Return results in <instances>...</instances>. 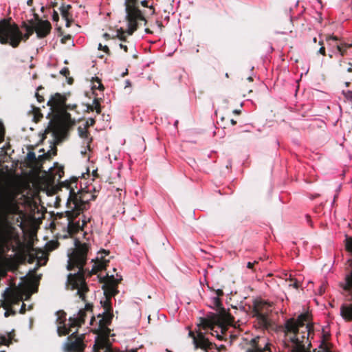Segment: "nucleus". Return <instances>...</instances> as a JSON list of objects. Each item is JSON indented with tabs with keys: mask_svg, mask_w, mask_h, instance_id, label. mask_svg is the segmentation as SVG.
Returning <instances> with one entry per match:
<instances>
[{
	"mask_svg": "<svg viewBox=\"0 0 352 352\" xmlns=\"http://www.w3.org/2000/svg\"><path fill=\"white\" fill-rule=\"evenodd\" d=\"M147 1L146 0H143L141 1V4L142 6H144V7H147L148 5H147Z\"/></svg>",
	"mask_w": 352,
	"mask_h": 352,
	"instance_id": "nucleus-40",
	"label": "nucleus"
},
{
	"mask_svg": "<svg viewBox=\"0 0 352 352\" xmlns=\"http://www.w3.org/2000/svg\"><path fill=\"white\" fill-rule=\"evenodd\" d=\"M226 77H228V73H226Z\"/></svg>",
	"mask_w": 352,
	"mask_h": 352,
	"instance_id": "nucleus-61",
	"label": "nucleus"
},
{
	"mask_svg": "<svg viewBox=\"0 0 352 352\" xmlns=\"http://www.w3.org/2000/svg\"><path fill=\"white\" fill-rule=\"evenodd\" d=\"M11 340H9V338H7L6 336L3 335L0 336V346L5 345V346H10L11 344Z\"/></svg>",
	"mask_w": 352,
	"mask_h": 352,
	"instance_id": "nucleus-20",
	"label": "nucleus"
},
{
	"mask_svg": "<svg viewBox=\"0 0 352 352\" xmlns=\"http://www.w3.org/2000/svg\"><path fill=\"white\" fill-rule=\"evenodd\" d=\"M59 73L63 76H67V74L69 73V70L67 68L64 67L63 69H60L59 71Z\"/></svg>",
	"mask_w": 352,
	"mask_h": 352,
	"instance_id": "nucleus-30",
	"label": "nucleus"
},
{
	"mask_svg": "<svg viewBox=\"0 0 352 352\" xmlns=\"http://www.w3.org/2000/svg\"><path fill=\"white\" fill-rule=\"evenodd\" d=\"M104 36L107 37V36H109V34H107V33H105V34H104Z\"/></svg>",
	"mask_w": 352,
	"mask_h": 352,
	"instance_id": "nucleus-54",
	"label": "nucleus"
},
{
	"mask_svg": "<svg viewBox=\"0 0 352 352\" xmlns=\"http://www.w3.org/2000/svg\"><path fill=\"white\" fill-rule=\"evenodd\" d=\"M5 128L2 122H0V143L4 140Z\"/></svg>",
	"mask_w": 352,
	"mask_h": 352,
	"instance_id": "nucleus-24",
	"label": "nucleus"
},
{
	"mask_svg": "<svg viewBox=\"0 0 352 352\" xmlns=\"http://www.w3.org/2000/svg\"><path fill=\"white\" fill-rule=\"evenodd\" d=\"M349 82H345V85H346V87H348V86H349Z\"/></svg>",
	"mask_w": 352,
	"mask_h": 352,
	"instance_id": "nucleus-52",
	"label": "nucleus"
},
{
	"mask_svg": "<svg viewBox=\"0 0 352 352\" xmlns=\"http://www.w3.org/2000/svg\"><path fill=\"white\" fill-rule=\"evenodd\" d=\"M337 47H338V50H339L340 52H341V50H340V46H339V45H337Z\"/></svg>",
	"mask_w": 352,
	"mask_h": 352,
	"instance_id": "nucleus-55",
	"label": "nucleus"
},
{
	"mask_svg": "<svg viewBox=\"0 0 352 352\" xmlns=\"http://www.w3.org/2000/svg\"><path fill=\"white\" fill-rule=\"evenodd\" d=\"M248 80L249 81H252V77H248Z\"/></svg>",
	"mask_w": 352,
	"mask_h": 352,
	"instance_id": "nucleus-49",
	"label": "nucleus"
},
{
	"mask_svg": "<svg viewBox=\"0 0 352 352\" xmlns=\"http://www.w3.org/2000/svg\"><path fill=\"white\" fill-rule=\"evenodd\" d=\"M214 292H215V294H216L215 296L219 297V296L223 295V291H222L221 289H217L214 290Z\"/></svg>",
	"mask_w": 352,
	"mask_h": 352,
	"instance_id": "nucleus-33",
	"label": "nucleus"
},
{
	"mask_svg": "<svg viewBox=\"0 0 352 352\" xmlns=\"http://www.w3.org/2000/svg\"><path fill=\"white\" fill-rule=\"evenodd\" d=\"M52 18H53L54 21H57L58 20V13L56 12H55V11L54 12L53 15H52Z\"/></svg>",
	"mask_w": 352,
	"mask_h": 352,
	"instance_id": "nucleus-35",
	"label": "nucleus"
},
{
	"mask_svg": "<svg viewBox=\"0 0 352 352\" xmlns=\"http://www.w3.org/2000/svg\"><path fill=\"white\" fill-rule=\"evenodd\" d=\"M313 41H314V42L316 43V38H314Z\"/></svg>",
	"mask_w": 352,
	"mask_h": 352,
	"instance_id": "nucleus-57",
	"label": "nucleus"
},
{
	"mask_svg": "<svg viewBox=\"0 0 352 352\" xmlns=\"http://www.w3.org/2000/svg\"><path fill=\"white\" fill-rule=\"evenodd\" d=\"M137 0H125L126 19L127 21V33L132 34L136 30L138 23L146 20L140 10L136 6Z\"/></svg>",
	"mask_w": 352,
	"mask_h": 352,
	"instance_id": "nucleus-8",
	"label": "nucleus"
},
{
	"mask_svg": "<svg viewBox=\"0 0 352 352\" xmlns=\"http://www.w3.org/2000/svg\"><path fill=\"white\" fill-rule=\"evenodd\" d=\"M108 254L109 252L105 250H102L98 252L96 261L94 262V265L91 270L92 272H96L105 267L107 263L109 262V260L105 258Z\"/></svg>",
	"mask_w": 352,
	"mask_h": 352,
	"instance_id": "nucleus-12",
	"label": "nucleus"
},
{
	"mask_svg": "<svg viewBox=\"0 0 352 352\" xmlns=\"http://www.w3.org/2000/svg\"><path fill=\"white\" fill-rule=\"evenodd\" d=\"M120 48L123 49L124 50V52H126L127 51V47L126 45H124L123 44H120Z\"/></svg>",
	"mask_w": 352,
	"mask_h": 352,
	"instance_id": "nucleus-41",
	"label": "nucleus"
},
{
	"mask_svg": "<svg viewBox=\"0 0 352 352\" xmlns=\"http://www.w3.org/2000/svg\"><path fill=\"white\" fill-rule=\"evenodd\" d=\"M346 248L352 254V238L346 239ZM344 290L349 292L352 299V271L345 277ZM340 316L345 320H352V302L342 305L340 307Z\"/></svg>",
	"mask_w": 352,
	"mask_h": 352,
	"instance_id": "nucleus-9",
	"label": "nucleus"
},
{
	"mask_svg": "<svg viewBox=\"0 0 352 352\" xmlns=\"http://www.w3.org/2000/svg\"><path fill=\"white\" fill-rule=\"evenodd\" d=\"M71 6L69 5H63L60 8V11L61 13V16L63 19L65 21V25L67 27L69 26V10L70 9Z\"/></svg>",
	"mask_w": 352,
	"mask_h": 352,
	"instance_id": "nucleus-16",
	"label": "nucleus"
},
{
	"mask_svg": "<svg viewBox=\"0 0 352 352\" xmlns=\"http://www.w3.org/2000/svg\"><path fill=\"white\" fill-rule=\"evenodd\" d=\"M331 38L333 40H336V37H331Z\"/></svg>",
	"mask_w": 352,
	"mask_h": 352,
	"instance_id": "nucleus-60",
	"label": "nucleus"
},
{
	"mask_svg": "<svg viewBox=\"0 0 352 352\" xmlns=\"http://www.w3.org/2000/svg\"><path fill=\"white\" fill-rule=\"evenodd\" d=\"M234 113H239V111H238L237 110H234Z\"/></svg>",
	"mask_w": 352,
	"mask_h": 352,
	"instance_id": "nucleus-56",
	"label": "nucleus"
},
{
	"mask_svg": "<svg viewBox=\"0 0 352 352\" xmlns=\"http://www.w3.org/2000/svg\"><path fill=\"white\" fill-rule=\"evenodd\" d=\"M232 323V318L224 309L220 310L217 314L210 313L204 318H201L198 324L204 329H210V333L215 336L219 340L222 339V335L228 325Z\"/></svg>",
	"mask_w": 352,
	"mask_h": 352,
	"instance_id": "nucleus-6",
	"label": "nucleus"
},
{
	"mask_svg": "<svg viewBox=\"0 0 352 352\" xmlns=\"http://www.w3.org/2000/svg\"><path fill=\"white\" fill-rule=\"evenodd\" d=\"M65 101V96L56 93L47 102L50 107L49 114H52V118L45 129V135L51 133L53 141L50 142L51 149L45 152V160L56 154L55 145L63 139L67 129L73 124L70 115L66 111Z\"/></svg>",
	"mask_w": 352,
	"mask_h": 352,
	"instance_id": "nucleus-2",
	"label": "nucleus"
},
{
	"mask_svg": "<svg viewBox=\"0 0 352 352\" xmlns=\"http://www.w3.org/2000/svg\"><path fill=\"white\" fill-rule=\"evenodd\" d=\"M293 286H294L295 288H297V287H298L297 283H294L293 284Z\"/></svg>",
	"mask_w": 352,
	"mask_h": 352,
	"instance_id": "nucleus-46",
	"label": "nucleus"
},
{
	"mask_svg": "<svg viewBox=\"0 0 352 352\" xmlns=\"http://www.w3.org/2000/svg\"><path fill=\"white\" fill-rule=\"evenodd\" d=\"M255 263H257V261H254V262H248L247 263V267L251 269L253 267V266L254 265Z\"/></svg>",
	"mask_w": 352,
	"mask_h": 352,
	"instance_id": "nucleus-34",
	"label": "nucleus"
},
{
	"mask_svg": "<svg viewBox=\"0 0 352 352\" xmlns=\"http://www.w3.org/2000/svg\"><path fill=\"white\" fill-rule=\"evenodd\" d=\"M21 27L25 30V34L22 33L12 18L1 19L0 43L3 45L8 44L16 48L22 41H26L34 32L38 38H44V21L35 12L33 13L32 19L23 21Z\"/></svg>",
	"mask_w": 352,
	"mask_h": 352,
	"instance_id": "nucleus-3",
	"label": "nucleus"
},
{
	"mask_svg": "<svg viewBox=\"0 0 352 352\" xmlns=\"http://www.w3.org/2000/svg\"><path fill=\"white\" fill-rule=\"evenodd\" d=\"M117 37L120 39V40H124L125 39V36H124V32L122 29H120L117 31Z\"/></svg>",
	"mask_w": 352,
	"mask_h": 352,
	"instance_id": "nucleus-26",
	"label": "nucleus"
},
{
	"mask_svg": "<svg viewBox=\"0 0 352 352\" xmlns=\"http://www.w3.org/2000/svg\"><path fill=\"white\" fill-rule=\"evenodd\" d=\"M31 113L33 116V120L35 122H38L41 121V120L43 118V114L41 111L40 108L36 107L34 106H32Z\"/></svg>",
	"mask_w": 352,
	"mask_h": 352,
	"instance_id": "nucleus-19",
	"label": "nucleus"
},
{
	"mask_svg": "<svg viewBox=\"0 0 352 352\" xmlns=\"http://www.w3.org/2000/svg\"><path fill=\"white\" fill-rule=\"evenodd\" d=\"M6 336H7V338H9V340H11V343H12L13 340H14L15 342L16 341V340H14V337H15L14 330H12V331L8 332L7 333Z\"/></svg>",
	"mask_w": 352,
	"mask_h": 352,
	"instance_id": "nucleus-27",
	"label": "nucleus"
},
{
	"mask_svg": "<svg viewBox=\"0 0 352 352\" xmlns=\"http://www.w3.org/2000/svg\"><path fill=\"white\" fill-rule=\"evenodd\" d=\"M40 135H41V140H44V132L43 133H40Z\"/></svg>",
	"mask_w": 352,
	"mask_h": 352,
	"instance_id": "nucleus-44",
	"label": "nucleus"
},
{
	"mask_svg": "<svg viewBox=\"0 0 352 352\" xmlns=\"http://www.w3.org/2000/svg\"><path fill=\"white\" fill-rule=\"evenodd\" d=\"M25 311V305L24 303H23L22 306H21V310H20V313L24 314Z\"/></svg>",
	"mask_w": 352,
	"mask_h": 352,
	"instance_id": "nucleus-36",
	"label": "nucleus"
},
{
	"mask_svg": "<svg viewBox=\"0 0 352 352\" xmlns=\"http://www.w3.org/2000/svg\"><path fill=\"white\" fill-rule=\"evenodd\" d=\"M91 305L86 304L82 309H80L78 313L69 318V322L65 323L66 314L63 311H58L56 313L57 333L59 336H66L71 333V337L67 338L63 344V349L66 351L75 352L80 351L83 348L82 338L83 334L80 336H77V330L72 331V328L80 326L87 316H91Z\"/></svg>",
	"mask_w": 352,
	"mask_h": 352,
	"instance_id": "nucleus-4",
	"label": "nucleus"
},
{
	"mask_svg": "<svg viewBox=\"0 0 352 352\" xmlns=\"http://www.w3.org/2000/svg\"><path fill=\"white\" fill-rule=\"evenodd\" d=\"M323 352H330L327 349H324Z\"/></svg>",
	"mask_w": 352,
	"mask_h": 352,
	"instance_id": "nucleus-59",
	"label": "nucleus"
},
{
	"mask_svg": "<svg viewBox=\"0 0 352 352\" xmlns=\"http://www.w3.org/2000/svg\"><path fill=\"white\" fill-rule=\"evenodd\" d=\"M88 246L86 243H80L75 241V248L67 253V269L72 270H78L77 273L69 274L67 277V287L72 290H76L79 298L85 300V294L88 292V287L85 283L82 270L87 259Z\"/></svg>",
	"mask_w": 352,
	"mask_h": 352,
	"instance_id": "nucleus-5",
	"label": "nucleus"
},
{
	"mask_svg": "<svg viewBox=\"0 0 352 352\" xmlns=\"http://www.w3.org/2000/svg\"><path fill=\"white\" fill-rule=\"evenodd\" d=\"M93 83H94V85H93L92 89H98L100 90L104 89V87H103L102 84L98 78L96 79V82H94Z\"/></svg>",
	"mask_w": 352,
	"mask_h": 352,
	"instance_id": "nucleus-23",
	"label": "nucleus"
},
{
	"mask_svg": "<svg viewBox=\"0 0 352 352\" xmlns=\"http://www.w3.org/2000/svg\"><path fill=\"white\" fill-rule=\"evenodd\" d=\"M145 32H147V33L150 32V31L148 30V29H145Z\"/></svg>",
	"mask_w": 352,
	"mask_h": 352,
	"instance_id": "nucleus-53",
	"label": "nucleus"
},
{
	"mask_svg": "<svg viewBox=\"0 0 352 352\" xmlns=\"http://www.w3.org/2000/svg\"><path fill=\"white\" fill-rule=\"evenodd\" d=\"M37 78L36 74H34V75H33V78H34V79H35V78Z\"/></svg>",
	"mask_w": 352,
	"mask_h": 352,
	"instance_id": "nucleus-50",
	"label": "nucleus"
},
{
	"mask_svg": "<svg viewBox=\"0 0 352 352\" xmlns=\"http://www.w3.org/2000/svg\"><path fill=\"white\" fill-rule=\"evenodd\" d=\"M41 218H44V206L41 204Z\"/></svg>",
	"mask_w": 352,
	"mask_h": 352,
	"instance_id": "nucleus-37",
	"label": "nucleus"
},
{
	"mask_svg": "<svg viewBox=\"0 0 352 352\" xmlns=\"http://www.w3.org/2000/svg\"><path fill=\"white\" fill-rule=\"evenodd\" d=\"M32 0H28V5H30V3L32 2Z\"/></svg>",
	"mask_w": 352,
	"mask_h": 352,
	"instance_id": "nucleus-51",
	"label": "nucleus"
},
{
	"mask_svg": "<svg viewBox=\"0 0 352 352\" xmlns=\"http://www.w3.org/2000/svg\"><path fill=\"white\" fill-rule=\"evenodd\" d=\"M231 123L232 124H236V121H234V120H231Z\"/></svg>",
	"mask_w": 352,
	"mask_h": 352,
	"instance_id": "nucleus-48",
	"label": "nucleus"
},
{
	"mask_svg": "<svg viewBox=\"0 0 352 352\" xmlns=\"http://www.w3.org/2000/svg\"><path fill=\"white\" fill-rule=\"evenodd\" d=\"M34 258H32V256H30L29 263H32L34 261Z\"/></svg>",
	"mask_w": 352,
	"mask_h": 352,
	"instance_id": "nucleus-45",
	"label": "nucleus"
},
{
	"mask_svg": "<svg viewBox=\"0 0 352 352\" xmlns=\"http://www.w3.org/2000/svg\"><path fill=\"white\" fill-rule=\"evenodd\" d=\"M345 97L352 101V91H347L345 94Z\"/></svg>",
	"mask_w": 352,
	"mask_h": 352,
	"instance_id": "nucleus-31",
	"label": "nucleus"
},
{
	"mask_svg": "<svg viewBox=\"0 0 352 352\" xmlns=\"http://www.w3.org/2000/svg\"><path fill=\"white\" fill-rule=\"evenodd\" d=\"M44 163V154L36 157L32 151H29L21 165L28 169V174L30 179L39 185V189L44 191V171L42 170Z\"/></svg>",
	"mask_w": 352,
	"mask_h": 352,
	"instance_id": "nucleus-7",
	"label": "nucleus"
},
{
	"mask_svg": "<svg viewBox=\"0 0 352 352\" xmlns=\"http://www.w3.org/2000/svg\"><path fill=\"white\" fill-rule=\"evenodd\" d=\"M324 292V288L323 285H322V286L320 287V289H319V294H322Z\"/></svg>",
	"mask_w": 352,
	"mask_h": 352,
	"instance_id": "nucleus-42",
	"label": "nucleus"
},
{
	"mask_svg": "<svg viewBox=\"0 0 352 352\" xmlns=\"http://www.w3.org/2000/svg\"><path fill=\"white\" fill-rule=\"evenodd\" d=\"M23 294L19 291L10 290L5 295V300L10 305H18L23 300Z\"/></svg>",
	"mask_w": 352,
	"mask_h": 352,
	"instance_id": "nucleus-13",
	"label": "nucleus"
},
{
	"mask_svg": "<svg viewBox=\"0 0 352 352\" xmlns=\"http://www.w3.org/2000/svg\"><path fill=\"white\" fill-rule=\"evenodd\" d=\"M42 89H43V87H42V86H41H41H38V88H37V91H36V94H35V96H36V98L37 100H38L39 102H42V101H43V100H44V98H43V96H41V95H40V94H38V91H39L40 90H41Z\"/></svg>",
	"mask_w": 352,
	"mask_h": 352,
	"instance_id": "nucleus-25",
	"label": "nucleus"
},
{
	"mask_svg": "<svg viewBox=\"0 0 352 352\" xmlns=\"http://www.w3.org/2000/svg\"><path fill=\"white\" fill-rule=\"evenodd\" d=\"M166 352H172V351L168 349H166Z\"/></svg>",
	"mask_w": 352,
	"mask_h": 352,
	"instance_id": "nucleus-58",
	"label": "nucleus"
},
{
	"mask_svg": "<svg viewBox=\"0 0 352 352\" xmlns=\"http://www.w3.org/2000/svg\"><path fill=\"white\" fill-rule=\"evenodd\" d=\"M44 10H45L44 6H42V7L41 8V11L42 12H44Z\"/></svg>",
	"mask_w": 352,
	"mask_h": 352,
	"instance_id": "nucleus-47",
	"label": "nucleus"
},
{
	"mask_svg": "<svg viewBox=\"0 0 352 352\" xmlns=\"http://www.w3.org/2000/svg\"><path fill=\"white\" fill-rule=\"evenodd\" d=\"M269 303L263 300L256 301L254 304V311L256 315L265 321V318L268 312Z\"/></svg>",
	"mask_w": 352,
	"mask_h": 352,
	"instance_id": "nucleus-14",
	"label": "nucleus"
},
{
	"mask_svg": "<svg viewBox=\"0 0 352 352\" xmlns=\"http://www.w3.org/2000/svg\"><path fill=\"white\" fill-rule=\"evenodd\" d=\"M319 53L322 54H324L325 53V49L323 46H321L320 48L319 49Z\"/></svg>",
	"mask_w": 352,
	"mask_h": 352,
	"instance_id": "nucleus-38",
	"label": "nucleus"
},
{
	"mask_svg": "<svg viewBox=\"0 0 352 352\" xmlns=\"http://www.w3.org/2000/svg\"><path fill=\"white\" fill-rule=\"evenodd\" d=\"M63 174V168L58 163L54 162L53 166H50L47 171L45 170V194L51 197L50 201H47L50 206H56L59 196L53 197V194L58 190L61 192L64 190L68 195L67 201V210L65 212V223L67 226L68 231L70 233H75L79 231L87 221L81 218L76 220L78 216L84 210H86L89 201L94 198L91 193L80 190L75 192L69 183H62L60 186V179Z\"/></svg>",
	"mask_w": 352,
	"mask_h": 352,
	"instance_id": "nucleus-1",
	"label": "nucleus"
},
{
	"mask_svg": "<svg viewBox=\"0 0 352 352\" xmlns=\"http://www.w3.org/2000/svg\"><path fill=\"white\" fill-rule=\"evenodd\" d=\"M67 41H71L70 42L71 45L73 46L74 45V41L72 40V38H71L70 35H67V36H65L64 37L62 38V42L63 43H66Z\"/></svg>",
	"mask_w": 352,
	"mask_h": 352,
	"instance_id": "nucleus-28",
	"label": "nucleus"
},
{
	"mask_svg": "<svg viewBox=\"0 0 352 352\" xmlns=\"http://www.w3.org/2000/svg\"><path fill=\"white\" fill-rule=\"evenodd\" d=\"M0 352H6V351H0Z\"/></svg>",
	"mask_w": 352,
	"mask_h": 352,
	"instance_id": "nucleus-62",
	"label": "nucleus"
},
{
	"mask_svg": "<svg viewBox=\"0 0 352 352\" xmlns=\"http://www.w3.org/2000/svg\"><path fill=\"white\" fill-rule=\"evenodd\" d=\"M189 337L192 340V343L195 349H201L205 352H207V349L212 345V343L206 338L204 334L200 331H197L195 334L194 332L190 331L188 333Z\"/></svg>",
	"mask_w": 352,
	"mask_h": 352,
	"instance_id": "nucleus-10",
	"label": "nucleus"
},
{
	"mask_svg": "<svg viewBox=\"0 0 352 352\" xmlns=\"http://www.w3.org/2000/svg\"><path fill=\"white\" fill-rule=\"evenodd\" d=\"M252 347L247 352H270L268 349V342L265 338L256 337L252 340Z\"/></svg>",
	"mask_w": 352,
	"mask_h": 352,
	"instance_id": "nucleus-11",
	"label": "nucleus"
},
{
	"mask_svg": "<svg viewBox=\"0 0 352 352\" xmlns=\"http://www.w3.org/2000/svg\"><path fill=\"white\" fill-rule=\"evenodd\" d=\"M90 109L91 111L96 110V111L99 113L100 112V107L98 100L95 99L93 101L92 104L90 106Z\"/></svg>",
	"mask_w": 352,
	"mask_h": 352,
	"instance_id": "nucleus-21",
	"label": "nucleus"
},
{
	"mask_svg": "<svg viewBox=\"0 0 352 352\" xmlns=\"http://www.w3.org/2000/svg\"><path fill=\"white\" fill-rule=\"evenodd\" d=\"M58 246V243L57 240H51L47 243H45V254L47 252L53 251L54 250L56 249ZM47 258L45 255V262L47 261Z\"/></svg>",
	"mask_w": 352,
	"mask_h": 352,
	"instance_id": "nucleus-18",
	"label": "nucleus"
},
{
	"mask_svg": "<svg viewBox=\"0 0 352 352\" xmlns=\"http://www.w3.org/2000/svg\"><path fill=\"white\" fill-rule=\"evenodd\" d=\"M63 217V214L57 213L55 215H52L50 213L51 221L49 223V228L52 231L53 230L56 229V227H58L63 223L60 222L61 219Z\"/></svg>",
	"mask_w": 352,
	"mask_h": 352,
	"instance_id": "nucleus-15",
	"label": "nucleus"
},
{
	"mask_svg": "<svg viewBox=\"0 0 352 352\" xmlns=\"http://www.w3.org/2000/svg\"><path fill=\"white\" fill-rule=\"evenodd\" d=\"M131 85V82L129 80L125 82V87H129Z\"/></svg>",
	"mask_w": 352,
	"mask_h": 352,
	"instance_id": "nucleus-43",
	"label": "nucleus"
},
{
	"mask_svg": "<svg viewBox=\"0 0 352 352\" xmlns=\"http://www.w3.org/2000/svg\"><path fill=\"white\" fill-rule=\"evenodd\" d=\"M98 50H102L107 52L108 51V47L107 45L103 46L101 43H99L98 44Z\"/></svg>",
	"mask_w": 352,
	"mask_h": 352,
	"instance_id": "nucleus-32",
	"label": "nucleus"
},
{
	"mask_svg": "<svg viewBox=\"0 0 352 352\" xmlns=\"http://www.w3.org/2000/svg\"><path fill=\"white\" fill-rule=\"evenodd\" d=\"M78 133L81 138L85 139V144H89L90 143L91 139L88 138L87 130L85 126H79L78 128Z\"/></svg>",
	"mask_w": 352,
	"mask_h": 352,
	"instance_id": "nucleus-17",
	"label": "nucleus"
},
{
	"mask_svg": "<svg viewBox=\"0 0 352 352\" xmlns=\"http://www.w3.org/2000/svg\"><path fill=\"white\" fill-rule=\"evenodd\" d=\"M45 35H46L50 31L51 25H50V23L47 21H45Z\"/></svg>",
	"mask_w": 352,
	"mask_h": 352,
	"instance_id": "nucleus-29",
	"label": "nucleus"
},
{
	"mask_svg": "<svg viewBox=\"0 0 352 352\" xmlns=\"http://www.w3.org/2000/svg\"><path fill=\"white\" fill-rule=\"evenodd\" d=\"M210 306H213L214 307H219L220 306L219 297H218V296H213L211 298Z\"/></svg>",
	"mask_w": 352,
	"mask_h": 352,
	"instance_id": "nucleus-22",
	"label": "nucleus"
},
{
	"mask_svg": "<svg viewBox=\"0 0 352 352\" xmlns=\"http://www.w3.org/2000/svg\"><path fill=\"white\" fill-rule=\"evenodd\" d=\"M44 252H42V255L40 256L39 258H38V263L41 264V263L43 261V258H44Z\"/></svg>",
	"mask_w": 352,
	"mask_h": 352,
	"instance_id": "nucleus-39",
	"label": "nucleus"
}]
</instances>
